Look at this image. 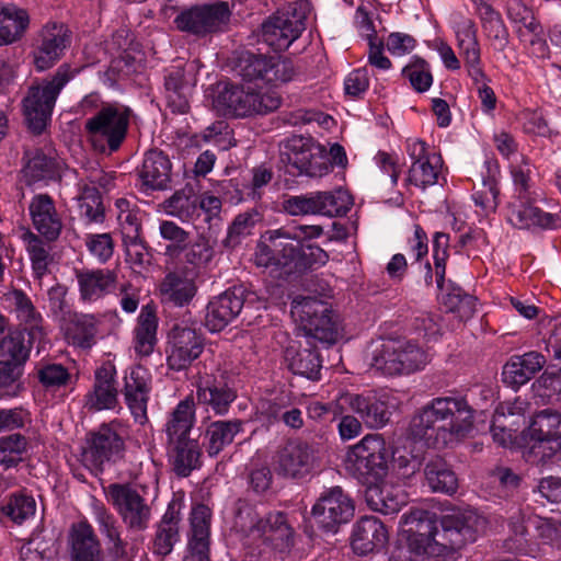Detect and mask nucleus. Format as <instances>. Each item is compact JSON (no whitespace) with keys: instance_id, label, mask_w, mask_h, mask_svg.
I'll return each mask as SVG.
<instances>
[{"instance_id":"a19ab883","label":"nucleus","mask_w":561,"mask_h":561,"mask_svg":"<svg viewBox=\"0 0 561 561\" xmlns=\"http://www.w3.org/2000/svg\"><path fill=\"white\" fill-rule=\"evenodd\" d=\"M30 25L25 9L13 3L0 5V46L18 42Z\"/></svg>"},{"instance_id":"393cba45","label":"nucleus","mask_w":561,"mask_h":561,"mask_svg":"<svg viewBox=\"0 0 561 561\" xmlns=\"http://www.w3.org/2000/svg\"><path fill=\"white\" fill-rule=\"evenodd\" d=\"M80 299L95 302L115 290L117 274L108 268L83 270L76 273Z\"/></svg>"},{"instance_id":"9d476101","label":"nucleus","mask_w":561,"mask_h":561,"mask_svg":"<svg viewBox=\"0 0 561 561\" xmlns=\"http://www.w3.org/2000/svg\"><path fill=\"white\" fill-rule=\"evenodd\" d=\"M231 11L227 2L193 5L181 11L174 23L181 32L196 36L221 32L230 21Z\"/></svg>"},{"instance_id":"5fc2aeb1","label":"nucleus","mask_w":561,"mask_h":561,"mask_svg":"<svg viewBox=\"0 0 561 561\" xmlns=\"http://www.w3.org/2000/svg\"><path fill=\"white\" fill-rule=\"evenodd\" d=\"M460 56L467 53L481 51L478 41V27L476 22L467 16L458 15L453 25Z\"/></svg>"},{"instance_id":"4c0bfd02","label":"nucleus","mask_w":561,"mask_h":561,"mask_svg":"<svg viewBox=\"0 0 561 561\" xmlns=\"http://www.w3.org/2000/svg\"><path fill=\"white\" fill-rule=\"evenodd\" d=\"M364 497L371 510L382 514L397 513L405 504L403 492L386 482H370L364 491Z\"/></svg>"},{"instance_id":"e2e57ef3","label":"nucleus","mask_w":561,"mask_h":561,"mask_svg":"<svg viewBox=\"0 0 561 561\" xmlns=\"http://www.w3.org/2000/svg\"><path fill=\"white\" fill-rule=\"evenodd\" d=\"M264 85H260L259 89L248 88V103H250L251 114H266L277 110L280 105L279 95L272 90H263Z\"/></svg>"},{"instance_id":"473e14b6","label":"nucleus","mask_w":561,"mask_h":561,"mask_svg":"<svg viewBox=\"0 0 561 561\" xmlns=\"http://www.w3.org/2000/svg\"><path fill=\"white\" fill-rule=\"evenodd\" d=\"M243 299L236 291L227 290L211 299L207 306L205 324L211 332L225 329L241 311Z\"/></svg>"},{"instance_id":"0eeeda50","label":"nucleus","mask_w":561,"mask_h":561,"mask_svg":"<svg viewBox=\"0 0 561 561\" xmlns=\"http://www.w3.org/2000/svg\"><path fill=\"white\" fill-rule=\"evenodd\" d=\"M427 354L407 340L388 339L371 352L369 366L388 376L408 375L422 369Z\"/></svg>"},{"instance_id":"72a5a7b5","label":"nucleus","mask_w":561,"mask_h":561,"mask_svg":"<svg viewBox=\"0 0 561 561\" xmlns=\"http://www.w3.org/2000/svg\"><path fill=\"white\" fill-rule=\"evenodd\" d=\"M26 357L27 350L20 335L10 334L0 341V387L16 380Z\"/></svg>"},{"instance_id":"4be33fe9","label":"nucleus","mask_w":561,"mask_h":561,"mask_svg":"<svg viewBox=\"0 0 561 561\" xmlns=\"http://www.w3.org/2000/svg\"><path fill=\"white\" fill-rule=\"evenodd\" d=\"M95 184L106 187L108 182L99 172L89 178V183H80L78 186V195L76 196L78 214L85 225L102 224L105 219L102 196Z\"/></svg>"},{"instance_id":"b1692460","label":"nucleus","mask_w":561,"mask_h":561,"mask_svg":"<svg viewBox=\"0 0 561 561\" xmlns=\"http://www.w3.org/2000/svg\"><path fill=\"white\" fill-rule=\"evenodd\" d=\"M408 151L414 161L407 182L423 190L436 184L440 157L436 152H427L426 142H413Z\"/></svg>"},{"instance_id":"e433bc0d","label":"nucleus","mask_w":561,"mask_h":561,"mask_svg":"<svg viewBox=\"0 0 561 561\" xmlns=\"http://www.w3.org/2000/svg\"><path fill=\"white\" fill-rule=\"evenodd\" d=\"M353 411L358 419L353 417V437L360 433V422L370 428L382 427L388 421L390 413L383 402L373 397H353Z\"/></svg>"},{"instance_id":"a18cd8bd","label":"nucleus","mask_w":561,"mask_h":561,"mask_svg":"<svg viewBox=\"0 0 561 561\" xmlns=\"http://www.w3.org/2000/svg\"><path fill=\"white\" fill-rule=\"evenodd\" d=\"M161 208L182 222H192L198 218V195L192 187L179 190L161 204Z\"/></svg>"},{"instance_id":"20e7f679","label":"nucleus","mask_w":561,"mask_h":561,"mask_svg":"<svg viewBox=\"0 0 561 561\" xmlns=\"http://www.w3.org/2000/svg\"><path fill=\"white\" fill-rule=\"evenodd\" d=\"M79 72L80 68L62 64L50 79H44L28 88L22 103L25 123L33 136H39L46 129L58 95Z\"/></svg>"},{"instance_id":"7ed1b4c3","label":"nucleus","mask_w":561,"mask_h":561,"mask_svg":"<svg viewBox=\"0 0 561 561\" xmlns=\"http://www.w3.org/2000/svg\"><path fill=\"white\" fill-rule=\"evenodd\" d=\"M512 178L514 201L510 204L508 221L519 229L561 228V211L558 214L547 213L537 206L539 202L545 201V196L531 180L529 171L523 168H513Z\"/></svg>"},{"instance_id":"864d4df0","label":"nucleus","mask_w":561,"mask_h":561,"mask_svg":"<svg viewBox=\"0 0 561 561\" xmlns=\"http://www.w3.org/2000/svg\"><path fill=\"white\" fill-rule=\"evenodd\" d=\"M401 75L409 80L413 90L419 93L428 91L434 80L430 64L416 55L412 56L402 68Z\"/></svg>"},{"instance_id":"58836bf2","label":"nucleus","mask_w":561,"mask_h":561,"mask_svg":"<svg viewBox=\"0 0 561 561\" xmlns=\"http://www.w3.org/2000/svg\"><path fill=\"white\" fill-rule=\"evenodd\" d=\"M91 508L100 533L107 539V551L111 561L123 560L125 558V543L121 538L116 518L99 501H93Z\"/></svg>"},{"instance_id":"4468645a","label":"nucleus","mask_w":561,"mask_h":561,"mask_svg":"<svg viewBox=\"0 0 561 561\" xmlns=\"http://www.w3.org/2000/svg\"><path fill=\"white\" fill-rule=\"evenodd\" d=\"M125 427L119 422L102 425L81 454V461L91 471H96L105 461L118 457L124 448Z\"/></svg>"},{"instance_id":"c9c22d12","label":"nucleus","mask_w":561,"mask_h":561,"mask_svg":"<svg viewBox=\"0 0 561 561\" xmlns=\"http://www.w3.org/2000/svg\"><path fill=\"white\" fill-rule=\"evenodd\" d=\"M386 541V528L375 517H362L353 528V553L367 554L383 547Z\"/></svg>"},{"instance_id":"774afa93","label":"nucleus","mask_w":561,"mask_h":561,"mask_svg":"<svg viewBox=\"0 0 561 561\" xmlns=\"http://www.w3.org/2000/svg\"><path fill=\"white\" fill-rule=\"evenodd\" d=\"M48 309L53 318L60 324L75 311L67 299V288L62 285H54L48 289Z\"/></svg>"},{"instance_id":"6ab92c4d","label":"nucleus","mask_w":561,"mask_h":561,"mask_svg":"<svg viewBox=\"0 0 561 561\" xmlns=\"http://www.w3.org/2000/svg\"><path fill=\"white\" fill-rule=\"evenodd\" d=\"M169 343L168 365L174 370L188 367L204 348L201 335L190 328L175 327L169 335Z\"/></svg>"},{"instance_id":"f8f14e48","label":"nucleus","mask_w":561,"mask_h":561,"mask_svg":"<svg viewBox=\"0 0 561 561\" xmlns=\"http://www.w3.org/2000/svg\"><path fill=\"white\" fill-rule=\"evenodd\" d=\"M106 500L131 529L147 528L151 510L140 493L128 483H112L104 489Z\"/></svg>"},{"instance_id":"39448f33","label":"nucleus","mask_w":561,"mask_h":561,"mask_svg":"<svg viewBox=\"0 0 561 561\" xmlns=\"http://www.w3.org/2000/svg\"><path fill=\"white\" fill-rule=\"evenodd\" d=\"M290 313L307 345L314 348L318 343L331 345L337 341L340 320L329 304L313 297L297 298Z\"/></svg>"},{"instance_id":"37998d69","label":"nucleus","mask_w":561,"mask_h":561,"mask_svg":"<svg viewBox=\"0 0 561 561\" xmlns=\"http://www.w3.org/2000/svg\"><path fill=\"white\" fill-rule=\"evenodd\" d=\"M214 99V107L224 115L247 116L250 112L248 103V88L226 83L218 87Z\"/></svg>"},{"instance_id":"a211bd4d","label":"nucleus","mask_w":561,"mask_h":561,"mask_svg":"<svg viewBox=\"0 0 561 561\" xmlns=\"http://www.w3.org/2000/svg\"><path fill=\"white\" fill-rule=\"evenodd\" d=\"M150 391L151 375L149 370L139 365L131 367L124 377L123 394L128 409L139 423L147 420Z\"/></svg>"},{"instance_id":"2eb2a0df","label":"nucleus","mask_w":561,"mask_h":561,"mask_svg":"<svg viewBox=\"0 0 561 561\" xmlns=\"http://www.w3.org/2000/svg\"><path fill=\"white\" fill-rule=\"evenodd\" d=\"M72 33L64 23L48 22L38 33L33 50V62L37 71L51 68L70 46Z\"/></svg>"},{"instance_id":"79ce46f5","label":"nucleus","mask_w":561,"mask_h":561,"mask_svg":"<svg viewBox=\"0 0 561 561\" xmlns=\"http://www.w3.org/2000/svg\"><path fill=\"white\" fill-rule=\"evenodd\" d=\"M184 78L185 71L181 66H172L165 70L164 94L168 107L173 113L184 114L190 107Z\"/></svg>"},{"instance_id":"49530a36","label":"nucleus","mask_w":561,"mask_h":561,"mask_svg":"<svg viewBox=\"0 0 561 561\" xmlns=\"http://www.w3.org/2000/svg\"><path fill=\"white\" fill-rule=\"evenodd\" d=\"M195 423L194 401L186 398L179 402L170 414L165 424L168 442H179L188 438L190 432Z\"/></svg>"},{"instance_id":"f03ea898","label":"nucleus","mask_w":561,"mask_h":561,"mask_svg":"<svg viewBox=\"0 0 561 561\" xmlns=\"http://www.w3.org/2000/svg\"><path fill=\"white\" fill-rule=\"evenodd\" d=\"M474 411L461 397H437L411 419L410 435L432 448L459 442L473 430Z\"/></svg>"},{"instance_id":"1a4fd4ad","label":"nucleus","mask_w":561,"mask_h":561,"mask_svg":"<svg viewBox=\"0 0 561 561\" xmlns=\"http://www.w3.org/2000/svg\"><path fill=\"white\" fill-rule=\"evenodd\" d=\"M309 3L301 0L278 10L262 23V39L274 50H286L305 31Z\"/></svg>"},{"instance_id":"de8ad7c7","label":"nucleus","mask_w":561,"mask_h":561,"mask_svg":"<svg viewBox=\"0 0 561 561\" xmlns=\"http://www.w3.org/2000/svg\"><path fill=\"white\" fill-rule=\"evenodd\" d=\"M173 463L178 476L187 477L199 466L201 449L195 439L184 438L179 442H168Z\"/></svg>"},{"instance_id":"13d9d810","label":"nucleus","mask_w":561,"mask_h":561,"mask_svg":"<svg viewBox=\"0 0 561 561\" xmlns=\"http://www.w3.org/2000/svg\"><path fill=\"white\" fill-rule=\"evenodd\" d=\"M320 215L344 216L351 204V194L347 190L339 188L333 192H318Z\"/></svg>"},{"instance_id":"423d86ee","label":"nucleus","mask_w":561,"mask_h":561,"mask_svg":"<svg viewBox=\"0 0 561 561\" xmlns=\"http://www.w3.org/2000/svg\"><path fill=\"white\" fill-rule=\"evenodd\" d=\"M282 161L295 167L299 173L311 178H321L334 165L346 167L347 156L337 142L329 148L321 142H304L299 148L296 142H282Z\"/></svg>"},{"instance_id":"c85d7f7f","label":"nucleus","mask_w":561,"mask_h":561,"mask_svg":"<svg viewBox=\"0 0 561 561\" xmlns=\"http://www.w3.org/2000/svg\"><path fill=\"white\" fill-rule=\"evenodd\" d=\"M471 2L492 48L503 53L510 44V32L501 13L488 0H471Z\"/></svg>"},{"instance_id":"69168bd1","label":"nucleus","mask_w":561,"mask_h":561,"mask_svg":"<svg viewBox=\"0 0 561 561\" xmlns=\"http://www.w3.org/2000/svg\"><path fill=\"white\" fill-rule=\"evenodd\" d=\"M23 240L26 244V250L32 261L35 274L41 277L46 273L49 254L43 241L33 232L26 231L23 233Z\"/></svg>"},{"instance_id":"aec40b11","label":"nucleus","mask_w":561,"mask_h":561,"mask_svg":"<svg viewBox=\"0 0 561 561\" xmlns=\"http://www.w3.org/2000/svg\"><path fill=\"white\" fill-rule=\"evenodd\" d=\"M211 511L204 504L193 506L190 515L191 533L187 553L183 561L209 560V535Z\"/></svg>"},{"instance_id":"3c124183","label":"nucleus","mask_w":561,"mask_h":561,"mask_svg":"<svg viewBox=\"0 0 561 561\" xmlns=\"http://www.w3.org/2000/svg\"><path fill=\"white\" fill-rule=\"evenodd\" d=\"M425 479L433 492L454 494L458 489V479L447 463L437 458L426 463Z\"/></svg>"},{"instance_id":"bf43d9fd","label":"nucleus","mask_w":561,"mask_h":561,"mask_svg":"<svg viewBox=\"0 0 561 561\" xmlns=\"http://www.w3.org/2000/svg\"><path fill=\"white\" fill-rule=\"evenodd\" d=\"M476 301L474 296L465 293L460 287H453L446 295L444 305L459 320L466 321L474 314Z\"/></svg>"},{"instance_id":"f704fd0d","label":"nucleus","mask_w":561,"mask_h":561,"mask_svg":"<svg viewBox=\"0 0 561 561\" xmlns=\"http://www.w3.org/2000/svg\"><path fill=\"white\" fill-rule=\"evenodd\" d=\"M314 453L310 445L301 440H289L278 454V468L288 477L302 476L311 469Z\"/></svg>"},{"instance_id":"7c9ffc66","label":"nucleus","mask_w":561,"mask_h":561,"mask_svg":"<svg viewBox=\"0 0 561 561\" xmlns=\"http://www.w3.org/2000/svg\"><path fill=\"white\" fill-rule=\"evenodd\" d=\"M68 542L72 561H104L100 541L87 520L72 524Z\"/></svg>"},{"instance_id":"f3484780","label":"nucleus","mask_w":561,"mask_h":561,"mask_svg":"<svg viewBox=\"0 0 561 561\" xmlns=\"http://www.w3.org/2000/svg\"><path fill=\"white\" fill-rule=\"evenodd\" d=\"M386 467L385 442L378 435H366L353 445V474L369 476L376 480Z\"/></svg>"},{"instance_id":"c03bdc74","label":"nucleus","mask_w":561,"mask_h":561,"mask_svg":"<svg viewBox=\"0 0 561 561\" xmlns=\"http://www.w3.org/2000/svg\"><path fill=\"white\" fill-rule=\"evenodd\" d=\"M180 507L175 503L169 504L165 513L158 525L154 538V552L160 556H167L172 550L174 545L179 541V523H180Z\"/></svg>"},{"instance_id":"4d7b16f0","label":"nucleus","mask_w":561,"mask_h":561,"mask_svg":"<svg viewBox=\"0 0 561 561\" xmlns=\"http://www.w3.org/2000/svg\"><path fill=\"white\" fill-rule=\"evenodd\" d=\"M27 449V439L21 434H10L0 438V465L8 469L22 461Z\"/></svg>"},{"instance_id":"c756f323","label":"nucleus","mask_w":561,"mask_h":561,"mask_svg":"<svg viewBox=\"0 0 561 561\" xmlns=\"http://www.w3.org/2000/svg\"><path fill=\"white\" fill-rule=\"evenodd\" d=\"M546 362V357L536 351L513 355L503 367V381L513 388H519L531 380Z\"/></svg>"},{"instance_id":"8fccbe9b","label":"nucleus","mask_w":561,"mask_h":561,"mask_svg":"<svg viewBox=\"0 0 561 561\" xmlns=\"http://www.w3.org/2000/svg\"><path fill=\"white\" fill-rule=\"evenodd\" d=\"M241 428L242 422L239 420L213 422L207 427L205 435V446L208 455L217 456L233 442L234 436Z\"/></svg>"},{"instance_id":"ea45409f","label":"nucleus","mask_w":561,"mask_h":561,"mask_svg":"<svg viewBox=\"0 0 561 561\" xmlns=\"http://www.w3.org/2000/svg\"><path fill=\"white\" fill-rule=\"evenodd\" d=\"M196 290L194 278L183 271L168 274L160 284L162 300L178 307L187 305Z\"/></svg>"},{"instance_id":"2f4dec72","label":"nucleus","mask_w":561,"mask_h":561,"mask_svg":"<svg viewBox=\"0 0 561 561\" xmlns=\"http://www.w3.org/2000/svg\"><path fill=\"white\" fill-rule=\"evenodd\" d=\"M99 319L94 314L73 312L59 325L69 344L88 350L96 343Z\"/></svg>"},{"instance_id":"6e6d98bb","label":"nucleus","mask_w":561,"mask_h":561,"mask_svg":"<svg viewBox=\"0 0 561 561\" xmlns=\"http://www.w3.org/2000/svg\"><path fill=\"white\" fill-rule=\"evenodd\" d=\"M216 245V240L199 236L185 253L186 262L197 271L208 268L215 260Z\"/></svg>"},{"instance_id":"dca6fc26","label":"nucleus","mask_w":561,"mask_h":561,"mask_svg":"<svg viewBox=\"0 0 561 561\" xmlns=\"http://www.w3.org/2000/svg\"><path fill=\"white\" fill-rule=\"evenodd\" d=\"M249 539L253 542L261 540L266 548L283 554L294 546V530L285 514L274 512L259 519L250 528Z\"/></svg>"},{"instance_id":"9b49d317","label":"nucleus","mask_w":561,"mask_h":561,"mask_svg":"<svg viewBox=\"0 0 561 561\" xmlns=\"http://www.w3.org/2000/svg\"><path fill=\"white\" fill-rule=\"evenodd\" d=\"M528 434L534 442L529 454L539 462L550 460L561 451V413L551 409L538 412L528 426Z\"/></svg>"},{"instance_id":"338daca9","label":"nucleus","mask_w":561,"mask_h":561,"mask_svg":"<svg viewBox=\"0 0 561 561\" xmlns=\"http://www.w3.org/2000/svg\"><path fill=\"white\" fill-rule=\"evenodd\" d=\"M84 244L99 263H106L114 253V241L110 233H89L84 238Z\"/></svg>"},{"instance_id":"680f3d73","label":"nucleus","mask_w":561,"mask_h":561,"mask_svg":"<svg viewBox=\"0 0 561 561\" xmlns=\"http://www.w3.org/2000/svg\"><path fill=\"white\" fill-rule=\"evenodd\" d=\"M5 299L12 306L18 318L31 327H35L41 320L30 297L20 289H13L5 295Z\"/></svg>"},{"instance_id":"09e8293b","label":"nucleus","mask_w":561,"mask_h":561,"mask_svg":"<svg viewBox=\"0 0 561 561\" xmlns=\"http://www.w3.org/2000/svg\"><path fill=\"white\" fill-rule=\"evenodd\" d=\"M157 329L158 320L154 312L149 307L142 308L134 336V350L139 357H147L153 352Z\"/></svg>"},{"instance_id":"ddd939ff","label":"nucleus","mask_w":561,"mask_h":561,"mask_svg":"<svg viewBox=\"0 0 561 561\" xmlns=\"http://www.w3.org/2000/svg\"><path fill=\"white\" fill-rule=\"evenodd\" d=\"M133 117L130 107L117 102L105 103L85 121L84 128L92 137L103 140H125Z\"/></svg>"},{"instance_id":"0e129e2a","label":"nucleus","mask_w":561,"mask_h":561,"mask_svg":"<svg viewBox=\"0 0 561 561\" xmlns=\"http://www.w3.org/2000/svg\"><path fill=\"white\" fill-rule=\"evenodd\" d=\"M58 169L59 162L56 159L48 158L43 153H36L27 159L24 173L31 182H35L54 178Z\"/></svg>"},{"instance_id":"f257e3e1","label":"nucleus","mask_w":561,"mask_h":561,"mask_svg":"<svg viewBox=\"0 0 561 561\" xmlns=\"http://www.w3.org/2000/svg\"><path fill=\"white\" fill-rule=\"evenodd\" d=\"M408 546L417 556H440L473 542L485 519L473 510H458L438 519L435 513L414 510L404 515Z\"/></svg>"},{"instance_id":"cd10ccee","label":"nucleus","mask_w":561,"mask_h":561,"mask_svg":"<svg viewBox=\"0 0 561 561\" xmlns=\"http://www.w3.org/2000/svg\"><path fill=\"white\" fill-rule=\"evenodd\" d=\"M115 378L116 369L110 364L101 366L95 371L93 389L85 397V405L90 410L102 411L116 408L118 400Z\"/></svg>"},{"instance_id":"412c9836","label":"nucleus","mask_w":561,"mask_h":561,"mask_svg":"<svg viewBox=\"0 0 561 561\" xmlns=\"http://www.w3.org/2000/svg\"><path fill=\"white\" fill-rule=\"evenodd\" d=\"M348 507L350 501L343 495L341 488L336 486L321 495L311 514L320 528L335 533L341 524L347 522L345 513Z\"/></svg>"},{"instance_id":"5701e85b","label":"nucleus","mask_w":561,"mask_h":561,"mask_svg":"<svg viewBox=\"0 0 561 561\" xmlns=\"http://www.w3.org/2000/svg\"><path fill=\"white\" fill-rule=\"evenodd\" d=\"M33 227L47 241L56 240L62 230L61 215L53 198L47 194L33 196L28 205Z\"/></svg>"},{"instance_id":"bb28decb","label":"nucleus","mask_w":561,"mask_h":561,"mask_svg":"<svg viewBox=\"0 0 561 561\" xmlns=\"http://www.w3.org/2000/svg\"><path fill=\"white\" fill-rule=\"evenodd\" d=\"M170 172L171 162L169 158L160 150H148L138 173L140 190L149 193L167 188L170 182Z\"/></svg>"},{"instance_id":"052dcab7","label":"nucleus","mask_w":561,"mask_h":561,"mask_svg":"<svg viewBox=\"0 0 561 561\" xmlns=\"http://www.w3.org/2000/svg\"><path fill=\"white\" fill-rule=\"evenodd\" d=\"M2 511L14 523L22 524L35 515L36 502L30 495L14 494L2 507Z\"/></svg>"},{"instance_id":"6e6552de","label":"nucleus","mask_w":561,"mask_h":561,"mask_svg":"<svg viewBox=\"0 0 561 561\" xmlns=\"http://www.w3.org/2000/svg\"><path fill=\"white\" fill-rule=\"evenodd\" d=\"M234 71L244 82L276 87L290 81L295 75L293 62L276 55L242 51L234 64Z\"/></svg>"},{"instance_id":"603ef678","label":"nucleus","mask_w":561,"mask_h":561,"mask_svg":"<svg viewBox=\"0 0 561 561\" xmlns=\"http://www.w3.org/2000/svg\"><path fill=\"white\" fill-rule=\"evenodd\" d=\"M289 369L296 374L309 379H317L321 369V360L313 350L304 348L296 351L293 346L285 352Z\"/></svg>"},{"instance_id":"a878e982","label":"nucleus","mask_w":561,"mask_h":561,"mask_svg":"<svg viewBox=\"0 0 561 561\" xmlns=\"http://www.w3.org/2000/svg\"><path fill=\"white\" fill-rule=\"evenodd\" d=\"M236 391L224 380L205 375L196 382V398L198 403L207 405L216 414L224 415L234 401Z\"/></svg>"}]
</instances>
